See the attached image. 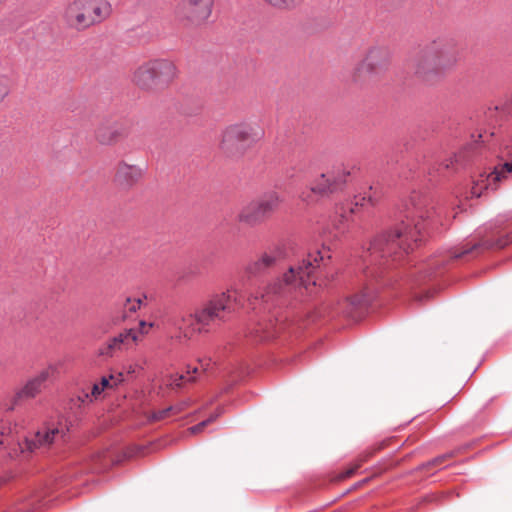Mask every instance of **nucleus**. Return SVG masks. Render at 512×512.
<instances>
[{
	"label": "nucleus",
	"instance_id": "1",
	"mask_svg": "<svg viewBox=\"0 0 512 512\" xmlns=\"http://www.w3.org/2000/svg\"><path fill=\"white\" fill-rule=\"evenodd\" d=\"M239 305H241L239 293L234 288L213 296L195 313L184 314L173 319L172 323L178 330V334L172 337V341L180 346H186L195 333L207 332L213 322L224 320V314L232 313Z\"/></svg>",
	"mask_w": 512,
	"mask_h": 512
},
{
	"label": "nucleus",
	"instance_id": "2",
	"mask_svg": "<svg viewBox=\"0 0 512 512\" xmlns=\"http://www.w3.org/2000/svg\"><path fill=\"white\" fill-rule=\"evenodd\" d=\"M239 305H241L239 293L234 288L213 296L195 313L184 314L173 319L172 323L178 330V334L172 337V341L180 346H186L195 333L207 332L213 322L224 320V314L232 313Z\"/></svg>",
	"mask_w": 512,
	"mask_h": 512
},
{
	"label": "nucleus",
	"instance_id": "3",
	"mask_svg": "<svg viewBox=\"0 0 512 512\" xmlns=\"http://www.w3.org/2000/svg\"><path fill=\"white\" fill-rule=\"evenodd\" d=\"M460 60L457 45L444 38H435L420 47L411 61L414 75L429 84L443 80Z\"/></svg>",
	"mask_w": 512,
	"mask_h": 512
},
{
	"label": "nucleus",
	"instance_id": "4",
	"mask_svg": "<svg viewBox=\"0 0 512 512\" xmlns=\"http://www.w3.org/2000/svg\"><path fill=\"white\" fill-rule=\"evenodd\" d=\"M423 217L422 206L414 205L407 218L410 222H402L393 231L379 234L372 241L369 251L375 259L393 257V261L400 259L404 252L412 250L420 241L421 230L419 221Z\"/></svg>",
	"mask_w": 512,
	"mask_h": 512
},
{
	"label": "nucleus",
	"instance_id": "5",
	"mask_svg": "<svg viewBox=\"0 0 512 512\" xmlns=\"http://www.w3.org/2000/svg\"><path fill=\"white\" fill-rule=\"evenodd\" d=\"M112 14L109 0H70L61 17L69 29L83 32L108 21Z\"/></svg>",
	"mask_w": 512,
	"mask_h": 512
},
{
	"label": "nucleus",
	"instance_id": "6",
	"mask_svg": "<svg viewBox=\"0 0 512 512\" xmlns=\"http://www.w3.org/2000/svg\"><path fill=\"white\" fill-rule=\"evenodd\" d=\"M178 75L169 59H151L140 64L132 73V83L141 91L156 94L167 89Z\"/></svg>",
	"mask_w": 512,
	"mask_h": 512
},
{
	"label": "nucleus",
	"instance_id": "7",
	"mask_svg": "<svg viewBox=\"0 0 512 512\" xmlns=\"http://www.w3.org/2000/svg\"><path fill=\"white\" fill-rule=\"evenodd\" d=\"M264 137V130L255 123L239 121L225 126L219 136L218 148L229 157L244 155Z\"/></svg>",
	"mask_w": 512,
	"mask_h": 512
},
{
	"label": "nucleus",
	"instance_id": "8",
	"mask_svg": "<svg viewBox=\"0 0 512 512\" xmlns=\"http://www.w3.org/2000/svg\"><path fill=\"white\" fill-rule=\"evenodd\" d=\"M391 51L388 47L374 45L367 49L364 57L351 72V80L362 84L386 73L391 64Z\"/></svg>",
	"mask_w": 512,
	"mask_h": 512
},
{
	"label": "nucleus",
	"instance_id": "9",
	"mask_svg": "<svg viewBox=\"0 0 512 512\" xmlns=\"http://www.w3.org/2000/svg\"><path fill=\"white\" fill-rule=\"evenodd\" d=\"M281 203L282 198L277 192H267L242 207L238 220L250 227L261 225L279 209Z\"/></svg>",
	"mask_w": 512,
	"mask_h": 512
},
{
	"label": "nucleus",
	"instance_id": "10",
	"mask_svg": "<svg viewBox=\"0 0 512 512\" xmlns=\"http://www.w3.org/2000/svg\"><path fill=\"white\" fill-rule=\"evenodd\" d=\"M325 258H330L328 250L325 248L321 251H316L314 254H309L307 259L303 260L301 264L290 267L284 274V284L304 287L309 291L311 286H316L317 284L316 277L314 276L315 269L320 266V262L325 261Z\"/></svg>",
	"mask_w": 512,
	"mask_h": 512
},
{
	"label": "nucleus",
	"instance_id": "11",
	"mask_svg": "<svg viewBox=\"0 0 512 512\" xmlns=\"http://www.w3.org/2000/svg\"><path fill=\"white\" fill-rule=\"evenodd\" d=\"M213 5V0H179L175 16L186 27H201L211 17Z\"/></svg>",
	"mask_w": 512,
	"mask_h": 512
},
{
	"label": "nucleus",
	"instance_id": "12",
	"mask_svg": "<svg viewBox=\"0 0 512 512\" xmlns=\"http://www.w3.org/2000/svg\"><path fill=\"white\" fill-rule=\"evenodd\" d=\"M69 427L67 421L60 419L57 422H52L41 427L31 439H26L24 446H21L22 451L34 452L37 449H47L51 445L65 441Z\"/></svg>",
	"mask_w": 512,
	"mask_h": 512
},
{
	"label": "nucleus",
	"instance_id": "13",
	"mask_svg": "<svg viewBox=\"0 0 512 512\" xmlns=\"http://www.w3.org/2000/svg\"><path fill=\"white\" fill-rule=\"evenodd\" d=\"M56 372V366L50 364L35 376L29 378L25 384L17 390L12 398L11 405L6 409L12 411L20 401L37 397L46 388L47 382L55 376Z\"/></svg>",
	"mask_w": 512,
	"mask_h": 512
},
{
	"label": "nucleus",
	"instance_id": "14",
	"mask_svg": "<svg viewBox=\"0 0 512 512\" xmlns=\"http://www.w3.org/2000/svg\"><path fill=\"white\" fill-rule=\"evenodd\" d=\"M145 175V168L127 160H120L114 167L112 182L121 191H131Z\"/></svg>",
	"mask_w": 512,
	"mask_h": 512
},
{
	"label": "nucleus",
	"instance_id": "15",
	"mask_svg": "<svg viewBox=\"0 0 512 512\" xmlns=\"http://www.w3.org/2000/svg\"><path fill=\"white\" fill-rule=\"evenodd\" d=\"M350 171L345 167H336L319 175L311 185V192L321 196L332 194L347 183Z\"/></svg>",
	"mask_w": 512,
	"mask_h": 512
},
{
	"label": "nucleus",
	"instance_id": "16",
	"mask_svg": "<svg viewBox=\"0 0 512 512\" xmlns=\"http://www.w3.org/2000/svg\"><path fill=\"white\" fill-rule=\"evenodd\" d=\"M128 136L126 128L118 123L99 125L94 132L95 140L102 146L112 147Z\"/></svg>",
	"mask_w": 512,
	"mask_h": 512
},
{
	"label": "nucleus",
	"instance_id": "17",
	"mask_svg": "<svg viewBox=\"0 0 512 512\" xmlns=\"http://www.w3.org/2000/svg\"><path fill=\"white\" fill-rule=\"evenodd\" d=\"M283 248L275 245L261 254V256L250 262L246 267V272L250 275H259L275 265L283 257Z\"/></svg>",
	"mask_w": 512,
	"mask_h": 512
},
{
	"label": "nucleus",
	"instance_id": "18",
	"mask_svg": "<svg viewBox=\"0 0 512 512\" xmlns=\"http://www.w3.org/2000/svg\"><path fill=\"white\" fill-rule=\"evenodd\" d=\"M363 206V202H356L348 209L341 208L337 218L334 220V229L337 231L336 236H344L354 230L356 217L360 213V207Z\"/></svg>",
	"mask_w": 512,
	"mask_h": 512
},
{
	"label": "nucleus",
	"instance_id": "19",
	"mask_svg": "<svg viewBox=\"0 0 512 512\" xmlns=\"http://www.w3.org/2000/svg\"><path fill=\"white\" fill-rule=\"evenodd\" d=\"M123 381V375L120 373L118 375H110L108 377H102L99 383H95L92 387L91 393L84 394V397L81 398L82 401L89 400H98L102 393L114 389Z\"/></svg>",
	"mask_w": 512,
	"mask_h": 512
},
{
	"label": "nucleus",
	"instance_id": "20",
	"mask_svg": "<svg viewBox=\"0 0 512 512\" xmlns=\"http://www.w3.org/2000/svg\"><path fill=\"white\" fill-rule=\"evenodd\" d=\"M125 348L126 345L123 341V336H121L119 333L99 347L98 356L109 359L114 357L118 352H121Z\"/></svg>",
	"mask_w": 512,
	"mask_h": 512
},
{
	"label": "nucleus",
	"instance_id": "21",
	"mask_svg": "<svg viewBox=\"0 0 512 512\" xmlns=\"http://www.w3.org/2000/svg\"><path fill=\"white\" fill-rule=\"evenodd\" d=\"M282 324H277L275 321L270 320L267 323L258 324L255 329L256 337L260 340H270L276 337L282 331Z\"/></svg>",
	"mask_w": 512,
	"mask_h": 512
},
{
	"label": "nucleus",
	"instance_id": "22",
	"mask_svg": "<svg viewBox=\"0 0 512 512\" xmlns=\"http://www.w3.org/2000/svg\"><path fill=\"white\" fill-rule=\"evenodd\" d=\"M372 455L371 452H365L361 454L353 463H351L340 475L338 476L339 480H344L352 477L355 472L362 466L364 462L368 460V458Z\"/></svg>",
	"mask_w": 512,
	"mask_h": 512
},
{
	"label": "nucleus",
	"instance_id": "23",
	"mask_svg": "<svg viewBox=\"0 0 512 512\" xmlns=\"http://www.w3.org/2000/svg\"><path fill=\"white\" fill-rule=\"evenodd\" d=\"M18 432V425L11 420H3L0 423V447L3 446L8 438Z\"/></svg>",
	"mask_w": 512,
	"mask_h": 512
},
{
	"label": "nucleus",
	"instance_id": "24",
	"mask_svg": "<svg viewBox=\"0 0 512 512\" xmlns=\"http://www.w3.org/2000/svg\"><path fill=\"white\" fill-rule=\"evenodd\" d=\"M266 4L280 11H291L300 6L303 0H263Z\"/></svg>",
	"mask_w": 512,
	"mask_h": 512
},
{
	"label": "nucleus",
	"instance_id": "25",
	"mask_svg": "<svg viewBox=\"0 0 512 512\" xmlns=\"http://www.w3.org/2000/svg\"><path fill=\"white\" fill-rule=\"evenodd\" d=\"M142 302L143 300L140 298H127L123 304L122 321H124L129 314L137 312L140 309Z\"/></svg>",
	"mask_w": 512,
	"mask_h": 512
},
{
	"label": "nucleus",
	"instance_id": "26",
	"mask_svg": "<svg viewBox=\"0 0 512 512\" xmlns=\"http://www.w3.org/2000/svg\"><path fill=\"white\" fill-rule=\"evenodd\" d=\"M507 157L506 162L502 165L500 170H495L491 175V179L493 181H500L502 177H504V173L512 172V150H508L505 154Z\"/></svg>",
	"mask_w": 512,
	"mask_h": 512
},
{
	"label": "nucleus",
	"instance_id": "27",
	"mask_svg": "<svg viewBox=\"0 0 512 512\" xmlns=\"http://www.w3.org/2000/svg\"><path fill=\"white\" fill-rule=\"evenodd\" d=\"M510 241H511L510 236L508 234H505V235L500 236L496 241H490L488 239H485L482 241V243L480 245L486 249H490V248L501 249V248H504L506 245H508Z\"/></svg>",
	"mask_w": 512,
	"mask_h": 512
},
{
	"label": "nucleus",
	"instance_id": "28",
	"mask_svg": "<svg viewBox=\"0 0 512 512\" xmlns=\"http://www.w3.org/2000/svg\"><path fill=\"white\" fill-rule=\"evenodd\" d=\"M11 92V79L3 73H0V104L8 97Z\"/></svg>",
	"mask_w": 512,
	"mask_h": 512
},
{
	"label": "nucleus",
	"instance_id": "29",
	"mask_svg": "<svg viewBox=\"0 0 512 512\" xmlns=\"http://www.w3.org/2000/svg\"><path fill=\"white\" fill-rule=\"evenodd\" d=\"M183 381L194 382L195 377H188L187 375H170L166 381V385L172 388L180 387Z\"/></svg>",
	"mask_w": 512,
	"mask_h": 512
},
{
	"label": "nucleus",
	"instance_id": "30",
	"mask_svg": "<svg viewBox=\"0 0 512 512\" xmlns=\"http://www.w3.org/2000/svg\"><path fill=\"white\" fill-rule=\"evenodd\" d=\"M121 336H123V341L125 343V345L127 346L128 345V341L131 340L133 342H138L140 341L141 337H140V333L138 330H135V329H125L124 331H122L120 333Z\"/></svg>",
	"mask_w": 512,
	"mask_h": 512
},
{
	"label": "nucleus",
	"instance_id": "31",
	"mask_svg": "<svg viewBox=\"0 0 512 512\" xmlns=\"http://www.w3.org/2000/svg\"><path fill=\"white\" fill-rule=\"evenodd\" d=\"M380 199V193L377 189L373 187L369 188V191L365 193V196L362 198L363 202H368L370 205H375Z\"/></svg>",
	"mask_w": 512,
	"mask_h": 512
},
{
	"label": "nucleus",
	"instance_id": "32",
	"mask_svg": "<svg viewBox=\"0 0 512 512\" xmlns=\"http://www.w3.org/2000/svg\"><path fill=\"white\" fill-rule=\"evenodd\" d=\"M217 415L215 416H211L210 418H208L207 420L205 421H202L200 422L199 424L191 427L189 430L191 433L193 434H196V433H199L201 432L208 424H210L211 422H213L215 419H216Z\"/></svg>",
	"mask_w": 512,
	"mask_h": 512
},
{
	"label": "nucleus",
	"instance_id": "33",
	"mask_svg": "<svg viewBox=\"0 0 512 512\" xmlns=\"http://www.w3.org/2000/svg\"><path fill=\"white\" fill-rule=\"evenodd\" d=\"M93 460L96 462L104 463L110 458L108 449H101L93 454Z\"/></svg>",
	"mask_w": 512,
	"mask_h": 512
},
{
	"label": "nucleus",
	"instance_id": "34",
	"mask_svg": "<svg viewBox=\"0 0 512 512\" xmlns=\"http://www.w3.org/2000/svg\"><path fill=\"white\" fill-rule=\"evenodd\" d=\"M173 410H174V408H173V407H168V408H166V409H163V410H160V411H158V412H155V413L153 414L152 419H153V420H155V421L165 419V418H167V417L170 415V413H171Z\"/></svg>",
	"mask_w": 512,
	"mask_h": 512
},
{
	"label": "nucleus",
	"instance_id": "35",
	"mask_svg": "<svg viewBox=\"0 0 512 512\" xmlns=\"http://www.w3.org/2000/svg\"><path fill=\"white\" fill-rule=\"evenodd\" d=\"M153 327L152 323H148L146 321H140L139 322V328L138 331L141 335H145L149 332V330Z\"/></svg>",
	"mask_w": 512,
	"mask_h": 512
},
{
	"label": "nucleus",
	"instance_id": "36",
	"mask_svg": "<svg viewBox=\"0 0 512 512\" xmlns=\"http://www.w3.org/2000/svg\"><path fill=\"white\" fill-rule=\"evenodd\" d=\"M365 301L366 299L364 296H354L351 298V303L356 306L362 305Z\"/></svg>",
	"mask_w": 512,
	"mask_h": 512
},
{
	"label": "nucleus",
	"instance_id": "37",
	"mask_svg": "<svg viewBox=\"0 0 512 512\" xmlns=\"http://www.w3.org/2000/svg\"><path fill=\"white\" fill-rule=\"evenodd\" d=\"M207 365H208V363H207L206 365H204V364L201 362V368L195 367V368L193 369V371H192V372H193L194 374H199V373H200V371H201V372H204V371L206 370V366H207Z\"/></svg>",
	"mask_w": 512,
	"mask_h": 512
},
{
	"label": "nucleus",
	"instance_id": "38",
	"mask_svg": "<svg viewBox=\"0 0 512 512\" xmlns=\"http://www.w3.org/2000/svg\"><path fill=\"white\" fill-rule=\"evenodd\" d=\"M444 459H446V456H443V457H439V458H436L435 460H433L431 462L432 465H438V464H441Z\"/></svg>",
	"mask_w": 512,
	"mask_h": 512
},
{
	"label": "nucleus",
	"instance_id": "39",
	"mask_svg": "<svg viewBox=\"0 0 512 512\" xmlns=\"http://www.w3.org/2000/svg\"><path fill=\"white\" fill-rule=\"evenodd\" d=\"M468 252H469V250H464V251L461 253V255H462V254H466V253H468ZM459 256H460V254H455V255H454V257H459Z\"/></svg>",
	"mask_w": 512,
	"mask_h": 512
},
{
	"label": "nucleus",
	"instance_id": "40",
	"mask_svg": "<svg viewBox=\"0 0 512 512\" xmlns=\"http://www.w3.org/2000/svg\"><path fill=\"white\" fill-rule=\"evenodd\" d=\"M5 0H0V7L2 6V4L4 3Z\"/></svg>",
	"mask_w": 512,
	"mask_h": 512
},
{
	"label": "nucleus",
	"instance_id": "41",
	"mask_svg": "<svg viewBox=\"0 0 512 512\" xmlns=\"http://www.w3.org/2000/svg\"><path fill=\"white\" fill-rule=\"evenodd\" d=\"M473 194L477 195V196H480L479 193H477L476 191H473Z\"/></svg>",
	"mask_w": 512,
	"mask_h": 512
}]
</instances>
